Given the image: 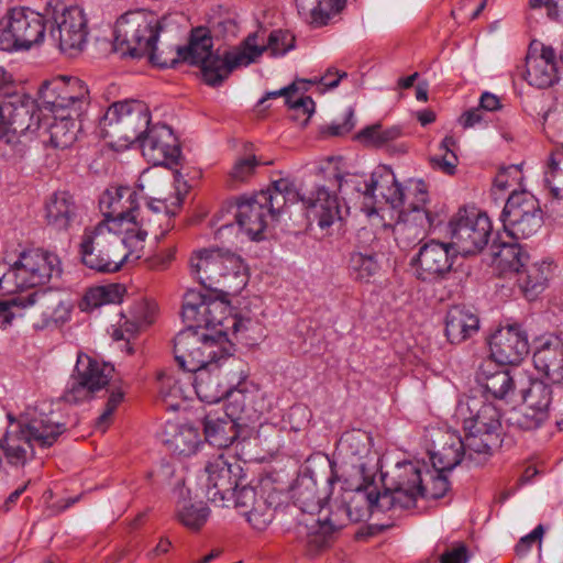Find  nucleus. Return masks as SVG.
I'll list each match as a JSON object with an SVG mask.
<instances>
[{"mask_svg": "<svg viewBox=\"0 0 563 563\" xmlns=\"http://www.w3.org/2000/svg\"><path fill=\"white\" fill-rule=\"evenodd\" d=\"M123 196H131L129 187L107 190L100 199L103 220L85 228L80 236L81 263L97 273H117L128 261V253L121 243V227L128 218L122 203Z\"/></svg>", "mask_w": 563, "mask_h": 563, "instance_id": "f257e3e1", "label": "nucleus"}, {"mask_svg": "<svg viewBox=\"0 0 563 563\" xmlns=\"http://www.w3.org/2000/svg\"><path fill=\"white\" fill-rule=\"evenodd\" d=\"M212 48L213 40L210 31L199 26L191 31L188 45L176 46V52L170 51L169 56L154 54L152 60L154 66L161 68L175 67L179 62L199 66L203 81L211 87H218L240 67L233 65L239 47L235 46L223 55Z\"/></svg>", "mask_w": 563, "mask_h": 563, "instance_id": "f03ea898", "label": "nucleus"}, {"mask_svg": "<svg viewBox=\"0 0 563 563\" xmlns=\"http://www.w3.org/2000/svg\"><path fill=\"white\" fill-rule=\"evenodd\" d=\"M66 430L64 423L54 419L53 410L36 408L18 424L7 429L0 449L9 464L23 466L34 457V446L49 448Z\"/></svg>", "mask_w": 563, "mask_h": 563, "instance_id": "7ed1b4c3", "label": "nucleus"}, {"mask_svg": "<svg viewBox=\"0 0 563 563\" xmlns=\"http://www.w3.org/2000/svg\"><path fill=\"white\" fill-rule=\"evenodd\" d=\"M189 264L194 277L213 291L238 292L247 283L243 260L228 250H198L192 253Z\"/></svg>", "mask_w": 563, "mask_h": 563, "instance_id": "20e7f679", "label": "nucleus"}, {"mask_svg": "<svg viewBox=\"0 0 563 563\" xmlns=\"http://www.w3.org/2000/svg\"><path fill=\"white\" fill-rule=\"evenodd\" d=\"M56 255L42 251L22 252L12 265L0 264V292L14 294L25 288L45 285L54 275H59Z\"/></svg>", "mask_w": 563, "mask_h": 563, "instance_id": "39448f33", "label": "nucleus"}, {"mask_svg": "<svg viewBox=\"0 0 563 563\" xmlns=\"http://www.w3.org/2000/svg\"><path fill=\"white\" fill-rule=\"evenodd\" d=\"M227 344L228 336L223 330L209 335L203 330L187 325L174 340L175 360L181 369L194 372L229 356Z\"/></svg>", "mask_w": 563, "mask_h": 563, "instance_id": "423d86ee", "label": "nucleus"}, {"mask_svg": "<svg viewBox=\"0 0 563 563\" xmlns=\"http://www.w3.org/2000/svg\"><path fill=\"white\" fill-rule=\"evenodd\" d=\"M45 16L52 23L49 37L54 45L69 57L80 54L88 37V20L81 7L63 0H48Z\"/></svg>", "mask_w": 563, "mask_h": 563, "instance_id": "0eeeda50", "label": "nucleus"}, {"mask_svg": "<svg viewBox=\"0 0 563 563\" xmlns=\"http://www.w3.org/2000/svg\"><path fill=\"white\" fill-rule=\"evenodd\" d=\"M161 31L162 22L152 12H126L115 22L113 48L121 56L141 58L153 49Z\"/></svg>", "mask_w": 563, "mask_h": 563, "instance_id": "6e6552de", "label": "nucleus"}, {"mask_svg": "<svg viewBox=\"0 0 563 563\" xmlns=\"http://www.w3.org/2000/svg\"><path fill=\"white\" fill-rule=\"evenodd\" d=\"M151 123L148 107L140 100L113 102L99 121L103 137L128 146L143 136Z\"/></svg>", "mask_w": 563, "mask_h": 563, "instance_id": "1a4fd4ad", "label": "nucleus"}, {"mask_svg": "<svg viewBox=\"0 0 563 563\" xmlns=\"http://www.w3.org/2000/svg\"><path fill=\"white\" fill-rule=\"evenodd\" d=\"M459 254L452 242L432 239L420 245L418 253L411 258V265L416 267L417 278L422 282L454 279L462 283L470 275V269L456 265Z\"/></svg>", "mask_w": 563, "mask_h": 563, "instance_id": "9d476101", "label": "nucleus"}, {"mask_svg": "<svg viewBox=\"0 0 563 563\" xmlns=\"http://www.w3.org/2000/svg\"><path fill=\"white\" fill-rule=\"evenodd\" d=\"M48 22L45 11L38 13L29 8L11 9L5 20L0 21V49H29L43 42L45 24Z\"/></svg>", "mask_w": 563, "mask_h": 563, "instance_id": "9b49d317", "label": "nucleus"}, {"mask_svg": "<svg viewBox=\"0 0 563 563\" xmlns=\"http://www.w3.org/2000/svg\"><path fill=\"white\" fill-rule=\"evenodd\" d=\"M40 99L44 109L52 113L70 112L80 118L90 103L89 89L79 78L56 76L42 84Z\"/></svg>", "mask_w": 563, "mask_h": 563, "instance_id": "f8f14e48", "label": "nucleus"}, {"mask_svg": "<svg viewBox=\"0 0 563 563\" xmlns=\"http://www.w3.org/2000/svg\"><path fill=\"white\" fill-rule=\"evenodd\" d=\"M465 432L464 439L454 432H448V440L441 450L431 454V462L435 466L446 470H453L462 462L463 457L479 463L490 454L493 446L499 440L497 435L472 432L471 430H465Z\"/></svg>", "mask_w": 563, "mask_h": 563, "instance_id": "ddd939ff", "label": "nucleus"}, {"mask_svg": "<svg viewBox=\"0 0 563 563\" xmlns=\"http://www.w3.org/2000/svg\"><path fill=\"white\" fill-rule=\"evenodd\" d=\"M500 219L505 231L514 240L531 238L543 223L539 200L526 190L514 191L508 197Z\"/></svg>", "mask_w": 563, "mask_h": 563, "instance_id": "4468645a", "label": "nucleus"}, {"mask_svg": "<svg viewBox=\"0 0 563 563\" xmlns=\"http://www.w3.org/2000/svg\"><path fill=\"white\" fill-rule=\"evenodd\" d=\"M195 374L194 388L201 401L207 404H217L223 398L229 397L234 402L244 398L241 390L234 389L245 378L247 374L244 371L232 373L223 368L218 363H211L209 366L201 367L192 372Z\"/></svg>", "mask_w": 563, "mask_h": 563, "instance_id": "2eb2a0df", "label": "nucleus"}, {"mask_svg": "<svg viewBox=\"0 0 563 563\" xmlns=\"http://www.w3.org/2000/svg\"><path fill=\"white\" fill-rule=\"evenodd\" d=\"M114 368L106 363H99L86 354H79L74 374L70 376L63 395L65 401L79 404L90 400L95 394L104 388Z\"/></svg>", "mask_w": 563, "mask_h": 563, "instance_id": "dca6fc26", "label": "nucleus"}, {"mask_svg": "<svg viewBox=\"0 0 563 563\" xmlns=\"http://www.w3.org/2000/svg\"><path fill=\"white\" fill-rule=\"evenodd\" d=\"M451 242L462 255L481 252L488 243L492 222L485 213L465 208L452 217L449 222Z\"/></svg>", "mask_w": 563, "mask_h": 563, "instance_id": "f3484780", "label": "nucleus"}, {"mask_svg": "<svg viewBox=\"0 0 563 563\" xmlns=\"http://www.w3.org/2000/svg\"><path fill=\"white\" fill-rule=\"evenodd\" d=\"M242 466L233 456L220 453L208 460L205 466L206 497L213 504L224 505L234 489L245 482Z\"/></svg>", "mask_w": 563, "mask_h": 563, "instance_id": "a211bd4d", "label": "nucleus"}, {"mask_svg": "<svg viewBox=\"0 0 563 563\" xmlns=\"http://www.w3.org/2000/svg\"><path fill=\"white\" fill-rule=\"evenodd\" d=\"M416 472L413 467L409 463H397L390 479L384 477L385 489L383 493L376 490L372 484L371 499L373 504V512L374 511H388L390 509H409L415 507V499L412 493H410V488L408 485L407 477L413 476V478H418L415 475Z\"/></svg>", "mask_w": 563, "mask_h": 563, "instance_id": "6ab92c4d", "label": "nucleus"}, {"mask_svg": "<svg viewBox=\"0 0 563 563\" xmlns=\"http://www.w3.org/2000/svg\"><path fill=\"white\" fill-rule=\"evenodd\" d=\"M444 220L440 210H424L418 205L411 210H404L400 220L395 224L394 233L399 247L411 249L423 242L431 229H435Z\"/></svg>", "mask_w": 563, "mask_h": 563, "instance_id": "aec40b11", "label": "nucleus"}, {"mask_svg": "<svg viewBox=\"0 0 563 563\" xmlns=\"http://www.w3.org/2000/svg\"><path fill=\"white\" fill-rule=\"evenodd\" d=\"M137 143L143 156L153 165H178L181 153L178 140L166 124H150Z\"/></svg>", "mask_w": 563, "mask_h": 563, "instance_id": "412c9836", "label": "nucleus"}, {"mask_svg": "<svg viewBox=\"0 0 563 563\" xmlns=\"http://www.w3.org/2000/svg\"><path fill=\"white\" fill-rule=\"evenodd\" d=\"M493 361L503 365H518L529 353L528 335L518 324L497 329L489 339Z\"/></svg>", "mask_w": 563, "mask_h": 563, "instance_id": "4be33fe9", "label": "nucleus"}, {"mask_svg": "<svg viewBox=\"0 0 563 563\" xmlns=\"http://www.w3.org/2000/svg\"><path fill=\"white\" fill-rule=\"evenodd\" d=\"M455 417L462 421L464 430L499 437L500 413L493 404L474 397L461 400Z\"/></svg>", "mask_w": 563, "mask_h": 563, "instance_id": "5701e85b", "label": "nucleus"}, {"mask_svg": "<svg viewBox=\"0 0 563 563\" xmlns=\"http://www.w3.org/2000/svg\"><path fill=\"white\" fill-rule=\"evenodd\" d=\"M258 33L249 34L238 46L239 53L234 56V66H249L255 63L264 52L272 56H282L295 47V36L288 31L274 30L266 44H258Z\"/></svg>", "mask_w": 563, "mask_h": 563, "instance_id": "b1692460", "label": "nucleus"}, {"mask_svg": "<svg viewBox=\"0 0 563 563\" xmlns=\"http://www.w3.org/2000/svg\"><path fill=\"white\" fill-rule=\"evenodd\" d=\"M4 128L20 135L34 133L41 123L40 110L36 102L30 97H14L1 104Z\"/></svg>", "mask_w": 563, "mask_h": 563, "instance_id": "393cba45", "label": "nucleus"}, {"mask_svg": "<svg viewBox=\"0 0 563 563\" xmlns=\"http://www.w3.org/2000/svg\"><path fill=\"white\" fill-rule=\"evenodd\" d=\"M409 463L417 475V479L413 476H408V485L410 493L413 495L415 504L418 497L426 499H439L442 498L450 488V483L445 475L449 470L440 468L432 463L433 470L427 468L424 465H420L418 462L406 461Z\"/></svg>", "mask_w": 563, "mask_h": 563, "instance_id": "a878e982", "label": "nucleus"}, {"mask_svg": "<svg viewBox=\"0 0 563 563\" xmlns=\"http://www.w3.org/2000/svg\"><path fill=\"white\" fill-rule=\"evenodd\" d=\"M130 197L123 196L122 199L124 211L128 212V218L121 227V243L124 246V251L128 253V260L130 257L139 260L142 256L145 240L151 231L147 225H143L141 221L136 220V192L130 188Z\"/></svg>", "mask_w": 563, "mask_h": 563, "instance_id": "bb28decb", "label": "nucleus"}, {"mask_svg": "<svg viewBox=\"0 0 563 563\" xmlns=\"http://www.w3.org/2000/svg\"><path fill=\"white\" fill-rule=\"evenodd\" d=\"M44 219L55 231L67 232L79 222V207L67 191L53 194L45 202Z\"/></svg>", "mask_w": 563, "mask_h": 563, "instance_id": "cd10ccee", "label": "nucleus"}, {"mask_svg": "<svg viewBox=\"0 0 563 563\" xmlns=\"http://www.w3.org/2000/svg\"><path fill=\"white\" fill-rule=\"evenodd\" d=\"M238 416L235 405L230 402L225 412L220 415L208 413L203 421L206 440L213 446L228 448L238 438L236 420Z\"/></svg>", "mask_w": 563, "mask_h": 563, "instance_id": "c85d7f7f", "label": "nucleus"}, {"mask_svg": "<svg viewBox=\"0 0 563 563\" xmlns=\"http://www.w3.org/2000/svg\"><path fill=\"white\" fill-rule=\"evenodd\" d=\"M342 528V520L330 514L324 519H312L310 523L299 526L298 534L305 538L310 554H316L329 548Z\"/></svg>", "mask_w": 563, "mask_h": 563, "instance_id": "c756f323", "label": "nucleus"}, {"mask_svg": "<svg viewBox=\"0 0 563 563\" xmlns=\"http://www.w3.org/2000/svg\"><path fill=\"white\" fill-rule=\"evenodd\" d=\"M234 218L239 228L251 240H258L267 227L269 216L264 205L260 201L257 194H255L238 200Z\"/></svg>", "mask_w": 563, "mask_h": 563, "instance_id": "7c9ffc66", "label": "nucleus"}, {"mask_svg": "<svg viewBox=\"0 0 563 563\" xmlns=\"http://www.w3.org/2000/svg\"><path fill=\"white\" fill-rule=\"evenodd\" d=\"M366 190L372 191L371 200L375 202L384 201L393 209H398L405 203V192L401 185L397 181L394 172L387 167L376 169L369 178Z\"/></svg>", "mask_w": 563, "mask_h": 563, "instance_id": "2f4dec72", "label": "nucleus"}, {"mask_svg": "<svg viewBox=\"0 0 563 563\" xmlns=\"http://www.w3.org/2000/svg\"><path fill=\"white\" fill-rule=\"evenodd\" d=\"M371 485L357 484L355 487H350L351 490L341 505H338L335 510L331 511L333 517L342 520L343 527L347 522H358L373 514V504L371 499Z\"/></svg>", "mask_w": 563, "mask_h": 563, "instance_id": "473e14b6", "label": "nucleus"}, {"mask_svg": "<svg viewBox=\"0 0 563 563\" xmlns=\"http://www.w3.org/2000/svg\"><path fill=\"white\" fill-rule=\"evenodd\" d=\"M533 364L551 383H563V341L551 338L541 342L533 353Z\"/></svg>", "mask_w": 563, "mask_h": 563, "instance_id": "72a5a7b5", "label": "nucleus"}, {"mask_svg": "<svg viewBox=\"0 0 563 563\" xmlns=\"http://www.w3.org/2000/svg\"><path fill=\"white\" fill-rule=\"evenodd\" d=\"M526 68V78L531 86L540 89L551 87L559 78L554 48L543 46L540 55L528 56Z\"/></svg>", "mask_w": 563, "mask_h": 563, "instance_id": "f704fd0d", "label": "nucleus"}, {"mask_svg": "<svg viewBox=\"0 0 563 563\" xmlns=\"http://www.w3.org/2000/svg\"><path fill=\"white\" fill-rule=\"evenodd\" d=\"M479 319L465 306L451 307L445 316V335L450 343L460 344L477 333Z\"/></svg>", "mask_w": 563, "mask_h": 563, "instance_id": "c9c22d12", "label": "nucleus"}, {"mask_svg": "<svg viewBox=\"0 0 563 563\" xmlns=\"http://www.w3.org/2000/svg\"><path fill=\"white\" fill-rule=\"evenodd\" d=\"M476 382L494 398L503 399L514 389V378L508 369L498 366L493 360L481 363Z\"/></svg>", "mask_w": 563, "mask_h": 563, "instance_id": "e433bc0d", "label": "nucleus"}, {"mask_svg": "<svg viewBox=\"0 0 563 563\" xmlns=\"http://www.w3.org/2000/svg\"><path fill=\"white\" fill-rule=\"evenodd\" d=\"M257 196L272 220H275L288 203L303 200L294 184L286 178L273 181L267 189L257 192Z\"/></svg>", "mask_w": 563, "mask_h": 563, "instance_id": "4c0bfd02", "label": "nucleus"}, {"mask_svg": "<svg viewBox=\"0 0 563 563\" xmlns=\"http://www.w3.org/2000/svg\"><path fill=\"white\" fill-rule=\"evenodd\" d=\"M346 0H296L298 14L313 27H321L340 13Z\"/></svg>", "mask_w": 563, "mask_h": 563, "instance_id": "58836bf2", "label": "nucleus"}, {"mask_svg": "<svg viewBox=\"0 0 563 563\" xmlns=\"http://www.w3.org/2000/svg\"><path fill=\"white\" fill-rule=\"evenodd\" d=\"M317 219L320 228H329L340 218V207L335 194L330 192L324 186H319L307 200H302Z\"/></svg>", "mask_w": 563, "mask_h": 563, "instance_id": "ea45409f", "label": "nucleus"}, {"mask_svg": "<svg viewBox=\"0 0 563 563\" xmlns=\"http://www.w3.org/2000/svg\"><path fill=\"white\" fill-rule=\"evenodd\" d=\"M54 121L49 124L48 143L56 150H66L70 147L77 140L81 129L80 118L68 113H53Z\"/></svg>", "mask_w": 563, "mask_h": 563, "instance_id": "a19ab883", "label": "nucleus"}, {"mask_svg": "<svg viewBox=\"0 0 563 563\" xmlns=\"http://www.w3.org/2000/svg\"><path fill=\"white\" fill-rule=\"evenodd\" d=\"M341 450L351 457L352 464L363 474L366 467L364 462L372 453L373 438L371 433L356 429L342 434L340 439Z\"/></svg>", "mask_w": 563, "mask_h": 563, "instance_id": "79ce46f5", "label": "nucleus"}, {"mask_svg": "<svg viewBox=\"0 0 563 563\" xmlns=\"http://www.w3.org/2000/svg\"><path fill=\"white\" fill-rule=\"evenodd\" d=\"M347 268L353 279L369 283L380 266L373 249H358L350 254Z\"/></svg>", "mask_w": 563, "mask_h": 563, "instance_id": "37998d69", "label": "nucleus"}, {"mask_svg": "<svg viewBox=\"0 0 563 563\" xmlns=\"http://www.w3.org/2000/svg\"><path fill=\"white\" fill-rule=\"evenodd\" d=\"M174 211H170L166 202L162 199H156L147 203L146 210L141 216V222L143 225H147L151 233H155L152 229L153 221H157L161 234L156 235V241H161L173 228Z\"/></svg>", "mask_w": 563, "mask_h": 563, "instance_id": "c03bdc74", "label": "nucleus"}, {"mask_svg": "<svg viewBox=\"0 0 563 563\" xmlns=\"http://www.w3.org/2000/svg\"><path fill=\"white\" fill-rule=\"evenodd\" d=\"M490 249L498 267L504 272L520 273V268L525 267V262L528 261V255L517 243L498 244L494 241Z\"/></svg>", "mask_w": 563, "mask_h": 563, "instance_id": "a18cd8bd", "label": "nucleus"}, {"mask_svg": "<svg viewBox=\"0 0 563 563\" xmlns=\"http://www.w3.org/2000/svg\"><path fill=\"white\" fill-rule=\"evenodd\" d=\"M295 504L305 512H312L318 509L322 501L317 482L312 476L302 475L292 488Z\"/></svg>", "mask_w": 563, "mask_h": 563, "instance_id": "49530a36", "label": "nucleus"}, {"mask_svg": "<svg viewBox=\"0 0 563 563\" xmlns=\"http://www.w3.org/2000/svg\"><path fill=\"white\" fill-rule=\"evenodd\" d=\"M207 317L202 319V330L216 329L225 330L229 327H224V321L231 322V328L234 332H239L242 328L243 321L236 317L228 318L229 307L224 301L208 297L207 308H205Z\"/></svg>", "mask_w": 563, "mask_h": 563, "instance_id": "de8ad7c7", "label": "nucleus"}, {"mask_svg": "<svg viewBox=\"0 0 563 563\" xmlns=\"http://www.w3.org/2000/svg\"><path fill=\"white\" fill-rule=\"evenodd\" d=\"M208 296L197 290H188L184 295L181 317L187 325L202 330V319H206Z\"/></svg>", "mask_w": 563, "mask_h": 563, "instance_id": "09e8293b", "label": "nucleus"}, {"mask_svg": "<svg viewBox=\"0 0 563 563\" xmlns=\"http://www.w3.org/2000/svg\"><path fill=\"white\" fill-rule=\"evenodd\" d=\"M550 272L551 266L545 262L528 264V261H526L525 267L520 268V273H517L518 283L526 294L538 292L544 287Z\"/></svg>", "mask_w": 563, "mask_h": 563, "instance_id": "8fccbe9b", "label": "nucleus"}, {"mask_svg": "<svg viewBox=\"0 0 563 563\" xmlns=\"http://www.w3.org/2000/svg\"><path fill=\"white\" fill-rule=\"evenodd\" d=\"M31 139L25 135L14 134L0 137V156L4 162L15 165L23 162L31 151Z\"/></svg>", "mask_w": 563, "mask_h": 563, "instance_id": "3c124183", "label": "nucleus"}, {"mask_svg": "<svg viewBox=\"0 0 563 563\" xmlns=\"http://www.w3.org/2000/svg\"><path fill=\"white\" fill-rule=\"evenodd\" d=\"M401 129L399 126H384L379 123L364 128L357 133V140L366 146L382 147L399 139Z\"/></svg>", "mask_w": 563, "mask_h": 563, "instance_id": "603ef678", "label": "nucleus"}, {"mask_svg": "<svg viewBox=\"0 0 563 563\" xmlns=\"http://www.w3.org/2000/svg\"><path fill=\"white\" fill-rule=\"evenodd\" d=\"M209 508L202 503L181 501L177 506V518L188 529L199 530L208 520Z\"/></svg>", "mask_w": 563, "mask_h": 563, "instance_id": "864d4df0", "label": "nucleus"}, {"mask_svg": "<svg viewBox=\"0 0 563 563\" xmlns=\"http://www.w3.org/2000/svg\"><path fill=\"white\" fill-rule=\"evenodd\" d=\"M455 146V139L452 135H446L440 144L442 153L430 158L431 166L448 175H453L457 165V156L454 153Z\"/></svg>", "mask_w": 563, "mask_h": 563, "instance_id": "5fc2aeb1", "label": "nucleus"}, {"mask_svg": "<svg viewBox=\"0 0 563 563\" xmlns=\"http://www.w3.org/2000/svg\"><path fill=\"white\" fill-rule=\"evenodd\" d=\"M523 405H528L549 413L552 400L551 388L541 380H531L529 387L522 390Z\"/></svg>", "mask_w": 563, "mask_h": 563, "instance_id": "6e6d98bb", "label": "nucleus"}, {"mask_svg": "<svg viewBox=\"0 0 563 563\" xmlns=\"http://www.w3.org/2000/svg\"><path fill=\"white\" fill-rule=\"evenodd\" d=\"M167 442L177 453L189 455L196 451L199 437L195 428L180 426Z\"/></svg>", "mask_w": 563, "mask_h": 563, "instance_id": "4d7b16f0", "label": "nucleus"}, {"mask_svg": "<svg viewBox=\"0 0 563 563\" xmlns=\"http://www.w3.org/2000/svg\"><path fill=\"white\" fill-rule=\"evenodd\" d=\"M545 181L551 186L555 196L563 191V144L551 154L545 172Z\"/></svg>", "mask_w": 563, "mask_h": 563, "instance_id": "13d9d810", "label": "nucleus"}, {"mask_svg": "<svg viewBox=\"0 0 563 563\" xmlns=\"http://www.w3.org/2000/svg\"><path fill=\"white\" fill-rule=\"evenodd\" d=\"M159 379L162 380V398L170 409L178 410L181 401L185 399L184 390L179 385L178 379L166 374H162Z\"/></svg>", "mask_w": 563, "mask_h": 563, "instance_id": "bf43d9fd", "label": "nucleus"}, {"mask_svg": "<svg viewBox=\"0 0 563 563\" xmlns=\"http://www.w3.org/2000/svg\"><path fill=\"white\" fill-rule=\"evenodd\" d=\"M244 516L254 529L264 530L272 522L274 510L263 497H260L256 505L247 509Z\"/></svg>", "mask_w": 563, "mask_h": 563, "instance_id": "052dcab7", "label": "nucleus"}, {"mask_svg": "<svg viewBox=\"0 0 563 563\" xmlns=\"http://www.w3.org/2000/svg\"><path fill=\"white\" fill-rule=\"evenodd\" d=\"M36 292L27 296L26 299H14L10 301H0V325L7 328L10 325L15 317H22L20 310L26 306H33L36 302Z\"/></svg>", "mask_w": 563, "mask_h": 563, "instance_id": "680f3d73", "label": "nucleus"}, {"mask_svg": "<svg viewBox=\"0 0 563 563\" xmlns=\"http://www.w3.org/2000/svg\"><path fill=\"white\" fill-rule=\"evenodd\" d=\"M549 417V413L542 409L525 405L520 412L512 418L515 423L523 430H532L539 428Z\"/></svg>", "mask_w": 563, "mask_h": 563, "instance_id": "e2e57ef3", "label": "nucleus"}, {"mask_svg": "<svg viewBox=\"0 0 563 563\" xmlns=\"http://www.w3.org/2000/svg\"><path fill=\"white\" fill-rule=\"evenodd\" d=\"M124 398V391L120 387L112 388L108 401L106 404L104 410L97 418L96 428L104 432L109 424L111 423V418L113 412L117 410L118 406L122 402Z\"/></svg>", "mask_w": 563, "mask_h": 563, "instance_id": "0e129e2a", "label": "nucleus"}, {"mask_svg": "<svg viewBox=\"0 0 563 563\" xmlns=\"http://www.w3.org/2000/svg\"><path fill=\"white\" fill-rule=\"evenodd\" d=\"M230 499L234 500V506L241 509L242 514L244 515L247 509H251L254 505H256L260 498H257L254 487L249 486L242 482V484L234 489V494L229 496L227 500Z\"/></svg>", "mask_w": 563, "mask_h": 563, "instance_id": "69168bd1", "label": "nucleus"}, {"mask_svg": "<svg viewBox=\"0 0 563 563\" xmlns=\"http://www.w3.org/2000/svg\"><path fill=\"white\" fill-rule=\"evenodd\" d=\"M336 180L339 183L340 191L344 194H347L349 191H356L364 196L365 199L372 198V191L365 189V186L368 185L369 180L357 175H347L346 177L336 175Z\"/></svg>", "mask_w": 563, "mask_h": 563, "instance_id": "338daca9", "label": "nucleus"}, {"mask_svg": "<svg viewBox=\"0 0 563 563\" xmlns=\"http://www.w3.org/2000/svg\"><path fill=\"white\" fill-rule=\"evenodd\" d=\"M542 123L549 136L563 134V106L549 109L544 112Z\"/></svg>", "mask_w": 563, "mask_h": 563, "instance_id": "774afa93", "label": "nucleus"}]
</instances>
